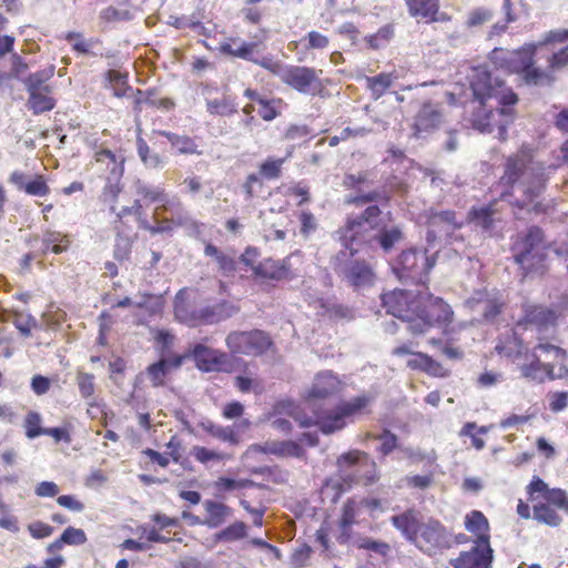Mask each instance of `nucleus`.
Masks as SVG:
<instances>
[{
	"label": "nucleus",
	"mask_w": 568,
	"mask_h": 568,
	"mask_svg": "<svg viewBox=\"0 0 568 568\" xmlns=\"http://www.w3.org/2000/svg\"><path fill=\"white\" fill-rule=\"evenodd\" d=\"M357 484L362 485V480L356 478V476L345 475L342 477L341 480H334V479L326 480L325 487L331 488L334 491L332 501L336 503L345 491H347L354 485H357Z\"/></svg>",
	"instance_id": "bf43d9fd"
},
{
	"label": "nucleus",
	"mask_w": 568,
	"mask_h": 568,
	"mask_svg": "<svg viewBox=\"0 0 568 568\" xmlns=\"http://www.w3.org/2000/svg\"><path fill=\"white\" fill-rule=\"evenodd\" d=\"M122 179L106 176L105 184L100 194V201L110 207L111 212H115L119 196L123 191Z\"/></svg>",
	"instance_id": "09e8293b"
},
{
	"label": "nucleus",
	"mask_w": 568,
	"mask_h": 568,
	"mask_svg": "<svg viewBox=\"0 0 568 568\" xmlns=\"http://www.w3.org/2000/svg\"><path fill=\"white\" fill-rule=\"evenodd\" d=\"M131 217L140 229L146 227V213L141 200H134L132 205L122 206L118 212H115V219L113 221L114 229L119 233L130 231L132 229L130 223Z\"/></svg>",
	"instance_id": "c85d7f7f"
},
{
	"label": "nucleus",
	"mask_w": 568,
	"mask_h": 568,
	"mask_svg": "<svg viewBox=\"0 0 568 568\" xmlns=\"http://www.w3.org/2000/svg\"><path fill=\"white\" fill-rule=\"evenodd\" d=\"M94 162L102 166L109 172L108 176H114L115 179H122L124 174V162L123 156L116 155L109 149H98L93 155Z\"/></svg>",
	"instance_id": "4c0bfd02"
},
{
	"label": "nucleus",
	"mask_w": 568,
	"mask_h": 568,
	"mask_svg": "<svg viewBox=\"0 0 568 568\" xmlns=\"http://www.w3.org/2000/svg\"><path fill=\"white\" fill-rule=\"evenodd\" d=\"M258 41H244L240 37H227L220 42L219 51L232 58L246 61H253V55L257 52Z\"/></svg>",
	"instance_id": "c756f323"
},
{
	"label": "nucleus",
	"mask_w": 568,
	"mask_h": 568,
	"mask_svg": "<svg viewBox=\"0 0 568 568\" xmlns=\"http://www.w3.org/2000/svg\"><path fill=\"white\" fill-rule=\"evenodd\" d=\"M136 151L140 160L148 168L156 169L162 166L164 163L163 158L160 154L152 152L146 141L141 136L136 138Z\"/></svg>",
	"instance_id": "6e6d98bb"
},
{
	"label": "nucleus",
	"mask_w": 568,
	"mask_h": 568,
	"mask_svg": "<svg viewBox=\"0 0 568 568\" xmlns=\"http://www.w3.org/2000/svg\"><path fill=\"white\" fill-rule=\"evenodd\" d=\"M192 356L196 367L202 372H226L229 356L217 349L210 348L203 344L194 345Z\"/></svg>",
	"instance_id": "b1692460"
},
{
	"label": "nucleus",
	"mask_w": 568,
	"mask_h": 568,
	"mask_svg": "<svg viewBox=\"0 0 568 568\" xmlns=\"http://www.w3.org/2000/svg\"><path fill=\"white\" fill-rule=\"evenodd\" d=\"M465 528L476 538L474 544L490 545V525L480 510H471L465 516Z\"/></svg>",
	"instance_id": "473e14b6"
},
{
	"label": "nucleus",
	"mask_w": 568,
	"mask_h": 568,
	"mask_svg": "<svg viewBox=\"0 0 568 568\" xmlns=\"http://www.w3.org/2000/svg\"><path fill=\"white\" fill-rule=\"evenodd\" d=\"M521 318L517 322L518 326L528 328L534 326L539 333L555 327L558 321V314L552 308L545 305H526L524 306Z\"/></svg>",
	"instance_id": "4be33fe9"
},
{
	"label": "nucleus",
	"mask_w": 568,
	"mask_h": 568,
	"mask_svg": "<svg viewBox=\"0 0 568 568\" xmlns=\"http://www.w3.org/2000/svg\"><path fill=\"white\" fill-rule=\"evenodd\" d=\"M144 106H151L170 111L175 106V103L170 98H158L156 91L153 89H138L133 100V110L136 114H139L143 111Z\"/></svg>",
	"instance_id": "f704fd0d"
},
{
	"label": "nucleus",
	"mask_w": 568,
	"mask_h": 568,
	"mask_svg": "<svg viewBox=\"0 0 568 568\" xmlns=\"http://www.w3.org/2000/svg\"><path fill=\"white\" fill-rule=\"evenodd\" d=\"M394 37V24L388 23L381 27L374 34H369L365 38L367 45L377 50L388 43Z\"/></svg>",
	"instance_id": "052dcab7"
},
{
	"label": "nucleus",
	"mask_w": 568,
	"mask_h": 568,
	"mask_svg": "<svg viewBox=\"0 0 568 568\" xmlns=\"http://www.w3.org/2000/svg\"><path fill=\"white\" fill-rule=\"evenodd\" d=\"M42 243L44 252L51 251L54 254H61L68 250L71 241L67 234L57 231H47L43 234Z\"/></svg>",
	"instance_id": "3c124183"
},
{
	"label": "nucleus",
	"mask_w": 568,
	"mask_h": 568,
	"mask_svg": "<svg viewBox=\"0 0 568 568\" xmlns=\"http://www.w3.org/2000/svg\"><path fill=\"white\" fill-rule=\"evenodd\" d=\"M136 195L138 200H141L142 204H158L155 212H170V211H182V203L178 197H171L164 187L160 185H150L144 182L138 181L136 183Z\"/></svg>",
	"instance_id": "a211bd4d"
},
{
	"label": "nucleus",
	"mask_w": 568,
	"mask_h": 568,
	"mask_svg": "<svg viewBox=\"0 0 568 568\" xmlns=\"http://www.w3.org/2000/svg\"><path fill=\"white\" fill-rule=\"evenodd\" d=\"M499 184L505 187L501 196H511L514 187L519 184L523 187L524 200L516 205L524 209L540 195L546 185L545 166L534 160V151L523 145L516 153L506 158L504 173Z\"/></svg>",
	"instance_id": "f03ea898"
},
{
	"label": "nucleus",
	"mask_w": 568,
	"mask_h": 568,
	"mask_svg": "<svg viewBox=\"0 0 568 568\" xmlns=\"http://www.w3.org/2000/svg\"><path fill=\"white\" fill-rule=\"evenodd\" d=\"M539 47H541L540 42H529L514 50L495 48L490 51L488 59L496 70L517 75L519 85L542 87L548 74L536 64Z\"/></svg>",
	"instance_id": "7ed1b4c3"
},
{
	"label": "nucleus",
	"mask_w": 568,
	"mask_h": 568,
	"mask_svg": "<svg viewBox=\"0 0 568 568\" xmlns=\"http://www.w3.org/2000/svg\"><path fill=\"white\" fill-rule=\"evenodd\" d=\"M419 292L395 288L381 295L383 308L387 314L407 322L408 327L416 312Z\"/></svg>",
	"instance_id": "2eb2a0df"
},
{
	"label": "nucleus",
	"mask_w": 568,
	"mask_h": 568,
	"mask_svg": "<svg viewBox=\"0 0 568 568\" xmlns=\"http://www.w3.org/2000/svg\"><path fill=\"white\" fill-rule=\"evenodd\" d=\"M75 382L81 397L85 400L93 399L95 393L94 375L78 371Z\"/></svg>",
	"instance_id": "0e129e2a"
},
{
	"label": "nucleus",
	"mask_w": 568,
	"mask_h": 568,
	"mask_svg": "<svg viewBox=\"0 0 568 568\" xmlns=\"http://www.w3.org/2000/svg\"><path fill=\"white\" fill-rule=\"evenodd\" d=\"M422 551L432 555L448 548L449 540L445 527L436 519L423 523L413 541Z\"/></svg>",
	"instance_id": "f3484780"
},
{
	"label": "nucleus",
	"mask_w": 568,
	"mask_h": 568,
	"mask_svg": "<svg viewBox=\"0 0 568 568\" xmlns=\"http://www.w3.org/2000/svg\"><path fill=\"white\" fill-rule=\"evenodd\" d=\"M205 105L212 116H232L237 112L235 100L230 95L206 99Z\"/></svg>",
	"instance_id": "a18cd8bd"
},
{
	"label": "nucleus",
	"mask_w": 568,
	"mask_h": 568,
	"mask_svg": "<svg viewBox=\"0 0 568 568\" xmlns=\"http://www.w3.org/2000/svg\"><path fill=\"white\" fill-rule=\"evenodd\" d=\"M337 466L339 469L355 467L354 473L348 475L356 476L364 486L373 485L379 478L375 460L363 450L353 449L342 454L337 458Z\"/></svg>",
	"instance_id": "dca6fc26"
},
{
	"label": "nucleus",
	"mask_w": 568,
	"mask_h": 568,
	"mask_svg": "<svg viewBox=\"0 0 568 568\" xmlns=\"http://www.w3.org/2000/svg\"><path fill=\"white\" fill-rule=\"evenodd\" d=\"M435 263L436 257L429 255L427 248H408L398 255L395 272L400 280H412L426 285Z\"/></svg>",
	"instance_id": "9b49d317"
},
{
	"label": "nucleus",
	"mask_w": 568,
	"mask_h": 568,
	"mask_svg": "<svg viewBox=\"0 0 568 568\" xmlns=\"http://www.w3.org/2000/svg\"><path fill=\"white\" fill-rule=\"evenodd\" d=\"M225 342L232 354L248 356L262 355L273 345L270 335L261 329L231 332Z\"/></svg>",
	"instance_id": "4468645a"
},
{
	"label": "nucleus",
	"mask_w": 568,
	"mask_h": 568,
	"mask_svg": "<svg viewBox=\"0 0 568 568\" xmlns=\"http://www.w3.org/2000/svg\"><path fill=\"white\" fill-rule=\"evenodd\" d=\"M185 355H171L166 358H161L158 362L146 367L148 378L153 387H162L166 384V377L173 369H179Z\"/></svg>",
	"instance_id": "bb28decb"
},
{
	"label": "nucleus",
	"mask_w": 568,
	"mask_h": 568,
	"mask_svg": "<svg viewBox=\"0 0 568 568\" xmlns=\"http://www.w3.org/2000/svg\"><path fill=\"white\" fill-rule=\"evenodd\" d=\"M504 81L494 80L491 73L485 68H476L470 81L474 99L479 103L478 111L471 116L473 126L481 132L491 131V118L494 112L486 109V103L494 97H498Z\"/></svg>",
	"instance_id": "0eeeda50"
},
{
	"label": "nucleus",
	"mask_w": 568,
	"mask_h": 568,
	"mask_svg": "<svg viewBox=\"0 0 568 568\" xmlns=\"http://www.w3.org/2000/svg\"><path fill=\"white\" fill-rule=\"evenodd\" d=\"M568 67V44L557 52H554L547 59V67L542 72L548 74V79L542 82V87H551L556 81V72Z\"/></svg>",
	"instance_id": "37998d69"
},
{
	"label": "nucleus",
	"mask_w": 568,
	"mask_h": 568,
	"mask_svg": "<svg viewBox=\"0 0 568 568\" xmlns=\"http://www.w3.org/2000/svg\"><path fill=\"white\" fill-rule=\"evenodd\" d=\"M155 134L164 136L171 144V146L179 154L192 155V154H201V151L197 150V144L189 135H180L170 131L158 130L154 131Z\"/></svg>",
	"instance_id": "a19ab883"
},
{
	"label": "nucleus",
	"mask_w": 568,
	"mask_h": 568,
	"mask_svg": "<svg viewBox=\"0 0 568 568\" xmlns=\"http://www.w3.org/2000/svg\"><path fill=\"white\" fill-rule=\"evenodd\" d=\"M342 388L343 384L336 375L331 372H321L315 375L303 398L307 403L325 400L338 395Z\"/></svg>",
	"instance_id": "412c9836"
},
{
	"label": "nucleus",
	"mask_w": 568,
	"mask_h": 568,
	"mask_svg": "<svg viewBox=\"0 0 568 568\" xmlns=\"http://www.w3.org/2000/svg\"><path fill=\"white\" fill-rule=\"evenodd\" d=\"M526 489L531 500L535 498L534 495L536 493L541 494L545 499V503L534 505V518L550 527L559 526L561 524V517L552 506L568 515V493L560 488L550 489L548 485L537 476L531 479Z\"/></svg>",
	"instance_id": "423d86ee"
},
{
	"label": "nucleus",
	"mask_w": 568,
	"mask_h": 568,
	"mask_svg": "<svg viewBox=\"0 0 568 568\" xmlns=\"http://www.w3.org/2000/svg\"><path fill=\"white\" fill-rule=\"evenodd\" d=\"M128 79V73L119 70H108L105 73L106 88L112 90L113 94L118 98L125 97L126 92L131 89Z\"/></svg>",
	"instance_id": "603ef678"
},
{
	"label": "nucleus",
	"mask_w": 568,
	"mask_h": 568,
	"mask_svg": "<svg viewBox=\"0 0 568 568\" xmlns=\"http://www.w3.org/2000/svg\"><path fill=\"white\" fill-rule=\"evenodd\" d=\"M64 40L71 43L72 50L75 51L79 54H93L94 52L92 49L100 44V39L91 38V39H84L82 33L70 31L65 33Z\"/></svg>",
	"instance_id": "5fc2aeb1"
},
{
	"label": "nucleus",
	"mask_w": 568,
	"mask_h": 568,
	"mask_svg": "<svg viewBox=\"0 0 568 568\" xmlns=\"http://www.w3.org/2000/svg\"><path fill=\"white\" fill-rule=\"evenodd\" d=\"M267 452L277 457H297L305 456L303 447L294 440L275 442L268 445Z\"/></svg>",
	"instance_id": "864d4df0"
},
{
	"label": "nucleus",
	"mask_w": 568,
	"mask_h": 568,
	"mask_svg": "<svg viewBox=\"0 0 568 568\" xmlns=\"http://www.w3.org/2000/svg\"><path fill=\"white\" fill-rule=\"evenodd\" d=\"M204 311V323L213 324L220 322L222 320L229 318L237 313L239 307H236L233 303L223 300L214 305H209L203 307Z\"/></svg>",
	"instance_id": "c03bdc74"
},
{
	"label": "nucleus",
	"mask_w": 568,
	"mask_h": 568,
	"mask_svg": "<svg viewBox=\"0 0 568 568\" xmlns=\"http://www.w3.org/2000/svg\"><path fill=\"white\" fill-rule=\"evenodd\" d=\"M203 508L205 510L203 525L209 528H217L222 526L226 519L232 516V508L220 501L206 499L203 503Z\"/></svg>",
	"instance_id": "58836bf2"
},
{
	"label": "nucleus",
	"mask_w": 568,
	"mask_h": 568,
	"mask_svg": "<svg viewBox=\"0 0 568 568\" xmlns=\"http://www.w3.org/2000/svg\"><path fill=\"white\" fill-rule=\"evenodd\" d=\"M397 77L394 73L382 72L374 77H366V88L374 100L381 99L393 85Z\"/></svg>",
	"instance_id": "de8ad7c7"
},
{
	"label": "nucleus",
	"mask_w": 568,
	"mask_h": 568,
	"mask_svg": "<svg viewBox=\"0 0 568 568\" xmlns=\"http://www.w3.org/2000/svg\"><path fill=\"white\" fill-rule=\"evenodd\" d=\"M55 104L57 101L52 97V89H49V92L44 90L29 92L27 106L34 115L53 110Z\"/></svg>",
	"instance_id": "79ce46f5"
},
{
	"label": "nucleus",
	"mask_w": 568,
	"mask_h": 568,
	"mask_svg": "<svg viewBox=\"0 0 568 568\" xmlns=\"http://www.w3.org/2000/svg\"><path fill=\"white\" fill-rule=\"evenodd\" d=\"M454 338L448 337L443 341L442 338L432 337L428 339V344L435 347H440L442 353L449 359H460L464 356V352L459 346L453 344Z\"/></svg>",
	"instance_id": "69168bd1"
},
{
	"label": "nucleus",
	"mask_w": 568,
	"mask_h": 568,
	"mask_svg": "<svg viewBox=\"0 0 568 568\" xmlns=\"http://www.w3.org/2000/svg\"><path fill=\"white\" fill-rule=\"evenodd\" d=\"M204 429L213 437L226 442L231 445H237L240 437L233 426H219L212 422L203 425Z\"/></svg>",
	"instance_id": "13d9d810"
},
{
	"label": "nucleus",
	"mask_w": 568,
	"mask_h": 568,
	"mask_svg": "<svg viewBox=\"0 0 568 568\" xmlns=\"http://www.w3.org/2000/svg\"><path fill=\"white\" fill-rule=\"evenodd\" d=\"M496 212L494 203L473 206L467 213V221L483 231H490L495 225Z\"/></svg>",
	"instance_id": "ea45409f"
},
{
	"label": "nucleus",
	"mask_w": 568,
	"mask_h": 568,
	"mask_svg": "<svg viewBox=\"0 0 568 568\" xmlns=\"http://www.w3.org/2000/svg\"><path fill=\"white\" fill-rule=\"evenodd\" d=\"M369 204L359 215L348 217L337 230L338 240L351 256L359 252L371 254L377 247L387 254L404 239V233L398 225H381L378 220L383 212L379 205Z\"/></svg>",
	"instance_id": "f257e3e1"
},
{
	"label": "nucleus",
	"mask_w": 568,
	"mask_h": 568,
	"mask_svg": "<svg viewBox=\"0 0 568 568\" xmlns=\"http://www.w3.org/2000/svg\"><path fill=\"white\" fill-rule=\"evenodd\" d=\"M204 254L214 258L217 272L221 275L225 277L235 275L237 271V261L233 255L225 253L212 243H207L205 245Z\"/></svg>",
	"instance_id": "e433bc0d"
},
{
	"label": "nucleus",
	"mask_w": 568,
	"mask_h": 568,
	"mask_svg": "<svg viewBox=\"0 0 568 568\" xmlns=\"http://www.w3.org/2000/svg\"><path fill=\"white\" fill-rule=\"evenodd\" d=\"M521 376L537 383L545 381L566 379L568 378V366L566 363H560L557 371L554 364L542 363L537 355L528 364L520 367Z\"/></svg>",
	"instance_id": "aec40b11"
},
{
	"label": "nucleus",
	"mask_w": 568,
	"mask_h": 568,
	"mask_svg": "<svg viewBox=\"0 0 568 568\" xmlns=\"http://www.w3.org/2000/svg\"><path fill=\"white\" fill-rule=\"evenodd\" d=\"M410 17L426 23L446 21L449 17L439 12V0H404Z\"/></svg>",
	"instance_id": "cd10ccee"
},
{
	"label": "nucleus",
	"mask_w": 568,
	"mask_h": 568,
	"mask_svg": "<svg viewBox=\"0 0 568 568\" xmlns=\"http://www.w3.org/2000/svg\"><path fill=\"white\" fill-rule=\"evenodd\" d=\"M174 316L180 323L191 327L205 324L203 308L193 307L187 300L186 288L180 290L174 298Z\"/></svg>",
	"instance_id": "a878e982"
},
{
	"label": "nucleus",
	"mask_w": 568,
	"mask_h": 568,
	"mask_svg": "<svg viewBox=\"0 0 568 568\" xmlns=\"http://www.w3.org/2000/svg\"><path fill=\"white\" fill-rule=\"evenodd\" d=\"M550 247L545 231L538 225H530L511 236L509 251L515 264L526 274L544 273Z\"/></svg>",
	"instance_id": "20e7f679"
},
{
	"label": "nucleus",
	"mask_w": 568,
	"mask_h": 568,
	"mask_svg": "<svg viewBox=\"0 0 568 568\" xmlns=\"http://www.w3.org/2000/svg\"><path fill=\"white\" fill-rule=\"evenodd\" d=\"M178 216L171 220H164L161 225L154 226L149 223L146 220V227H141L142 230L149 231L151 234H158L163 232H170L173 230V226H182L185 225L189 221L187 214L182 207V211H176Z\"/></svg>",
	"instance_id": "680f3d73"
},
{
	"label": "nucleus",
	"mask_w": 568,
	"mask_h": 568,
	"mask_svg": "<svg viewBox=\"0 0 568 568\" xmlns=\"http://www.w3.org/2000/svg\"><path fill=\"white\" fill-rule=\"evenodd\" d=\"M297 220L300 223V234L303 239H310L318 229V221L310 210H301L297 213Z\"/></svg>",
	"instance_id": "e2e57ef3"
},
{
	"label": "nucleus",
	"mask_w": 568,
	"mask_h": 568,
	"mask_svg": "<svg viewBox=\"0 0 568 568\" xmlns=\"http://www.w3.org/2000/svg\"><path fill=\"white\" fill-rule=\"evenodd\" d=\"M291 152L284 158L267 156L258 164V176L265 180H277L282 176L283 165Z\"/></svg>",
	"instance_id": "8fccbe9b"
},
{
	"label": "nucleus",
	"mask_w": 568,
	"mask_h": 568,
	"mask_svg": "<svg viewBox=\"0 0 568 568\" xmlns=\"http://www.w3.org/2000/svg\"><path fill=\"white\" fill-rule=\"evenodd\" d=\"M294 276L290 256L283 260L264 258L257 263L254 274L255 278L271 281H287Z\"/></svg>",
	"instance_id": "393cba45"
},
{
	"label": "nucleus",
	"mask_w": 568,
	"mask_h": 568,
	"mask_svg": "<svg viewBox=\"0 0 568 568\" xmlns=\"http://www.w3.org/2000/svg\"><path fill=\"white\" fill-rule=\"evenodd\" d=\"M247 535L246 525L243 521H235L214 535L216 542H233L245 538Z\"/></svg>",
	"instance_id": "4d7b16f0"
},
{
	"label": "nucleus",
	"mask_w": 568,
	"mask_h": 568,
	"mask_svg": "<svg viewBox=\"0 0 568 568\" xmlns=\"http://www.w3.org/2000/svg\"><path fill=\"white\" fill-rule=\"evenodd\" d=\"M415 308L409 326L412 334H425L432 327H440L443 335H449L453 332L449 325L454 321V311L442 297L429 292H419Z\"/></svg>",
	"instance_id": "39448f33"
},
{
	"label": "nucleus",
	"mask_w": 568,
	"mask_h": 568,
	"mask_svg": "<svg viewBox=\"0 0 568 568\" xmlns=\"http://www.w3.org/2000/svg\"><path fill=\"white\" fill-rule=\"evenodd\" d=\"M373 402V397L367 394L355 396L348 400H342L334 408L323 410L322 416L317 420L320 430L329 435L344 429L348 420L369 413L368 407Z\"/></svg>",
	"instance_id": "1a4fd4ad"
},
{
	"label": "nucleus",
	"mask_w": 568,
	"mask_h": 568,
	"mask_svg": "<svg viewBox=\"0 0 568 568\" xmlns=\"http://www.w3.org/2000/svg\"><path fill=\"white\" fill-rule=\"evenodd\" d=\"M390 523L410 542L415 540L419 528L423 525L419 520L418 513L415 509H407L399 515L392 516Z\"/></svg>",
	"instance_id": "c9c22d12"
},
{
	"label": "nucleus",
	"mask_w": 568,
	"mask_h": 568,
	"mask_svg": "<svg viewBox=\"0 0 568 568\" xmlns=\"http://www.w3.org/2000/svg\"><path fill=\"white\" fill-rule=\"evenodd\" d=\"M191 455L201 464H209L211 462H222L231 458L229 454L212 450L203 446H194L192 448Z\"/></svg>",
	"instance_id": "338daca9"
},
{
	"label": "nucleus",
	"mask_w": 568,
	"mask_h": 568,
	"mask_svg": "<svg viewBox=\"0 0 568 568\" xmlns=\"http://www.w3.org/2000/svg\"><path fill=\"white\" fill-rule=\"evenodd\" d=\"M322 70L306 65H286L282 83L298 93L323 98L326 92L325 81L320 78Z\"/></svg>",
	"instance_id": "ddd939ff"
},
{
	"label": "nucleus",
	"mask_w": 568,
	"mask_h": 568,
	"mask_svg": "<svg viewBox=\"0 0 568 568\" xmlns=\"http://www.w3.org/2000/svg\"><path fill=\"white\" fill-rule=\"evenodd\" d=\"M494 561V550L490 545L474 544L462 551L457 558L450 560L454 568H490Z\"/></svg>",
	"instance_id": "5701e85b"
},
{
	"label": "nucleus",
	"mask_w": 568,
	"mask_h": 568,
	"mask_svg": "<svg viewBox=\"0 0 568 568\" xmlns=\"http://www.w3.org/2000/svg\"><path fill=\"white\" fill-rule=\"evenodd\" d=\"M523 348V341L516 334H509L498 339L495 352L506 358L517 359Z\"/></svg>",
	"instance_id": "49530a36"
},
{
	"label": "nucleus",
	"mask_w": 568,
	"mask_h": 568,
	"mask_svg": "<svg viewBox=\"0 0 568 568\" xmlns=\"http://www.w3.org/2000/svg\"><path fill=\"white\" fill-rule=\"evenodd\" d=\"M442 118V113L430 102L424 103L415 116L413 135L419 138L422 133L437 129Z\"/></svg>",
	"instance_id": "2f4dec72"
},
{
	"label": "nucleus",
	"mask_w": 568,
	"mask_h": 568,
	"mask_svg": "<svg viewBox=\"0 0 568 568\" xmlns=\"http://www.w3.org/2000/svg\"><path fill=\"white\" fill-rule=\"evenodd\" d=\"M373 402V397L367 394L355 396L348 400H342L334 408L323 410L322 416L317 420L320 430L329 435L344 429L348 420L369 413L368 407Z\"/></svg>",
	"instance_id": "6e6552de"
},
{
	"label": "nucleus",
	"mask_w": 568,
	"mask_h": 568,
	"mask_svg": "<svg viewBox=\"0 0 568 568\" xmlns=\"http://www.w3.org/2000/svg\"><path fill=\"white\" fill-rule=\"evenodd\" d=\"M364 510H367L373 517L376 511L382 510V500L374 497L354 496L344 501L337 520L339 529L337 541L341 545L347 544L353 538V527L362 524Z\"/></svg>",
	"instance_id": "9d476101"
},
{
	"label": "nucleus",
	"mask_w": 568,
	"mask_h": 568,
	"mask_svg": "<svg viewBox=\"0 0 568 568\" xmlns=\"http://www.w3.org/2000/svg\"><path fill=\"white\" fill-rule=\"evenodd\" d=\"M347 282L355 288L372 286L376 275L373 267L365 261H351L345 271Z\"/></svg>",
	"instance_id": "7c9ffc66"
},
{
	"label": "nucleus",
	"mask_w": 568,
	"mask_h": 568,
	"mask_svg": "<svg viewBox=\"0 0 568 568\" xmlns=\"http://www.w3.org/2000/svg\"><path fill=\"white\" fill-rule=\"evenodd\" d=\"M42 417L38 412L30 410L23 420V427L26 436L30 439L39 437L44 434V429L41 427Z\"/></svg>",
	"instance_id": "774afa93"
},
{
	"label": "nucleus",
	"mask_w": 568,
	"mask_h": 568,
	"mask_svg": "<svg viewBox=\"0 0 568 568\" xmlns=\"http://www.w3.org/2000/svg\"><path fill=\"white\" fill-rule=\"evenodd\" d=\"M407 367L413 371H420L433 377H446L448 371L426 353L414 352L412 358L407 361Z\"/></svg>",
	"instance_id": "72a5a7b5"
},
{
	"label": "nucleus",
	"mask_w": 568,
	"mask_h": 568,
	"mask_svg": "<svg viewBox=\"0 0 568 568\" xmlns=\"http://www.w3.org/2000/svg\"><path fill=\"white\" fill-rule=\"evenodd\" d=\"M420 219L428 230V236L432 237H436L438 234H449L462 227L454 210L438 211L429 207L420 214Z\"/></svg>",
	"instance_id": "6ab92c4d"
},
{
	"label": "nucleus",
	"mask_w": 568,
	"mask_h": 568,
	"mask_svg": "<svg viewBox=\"0 0 568 568\" xmlns=\"http://www.w3.org/2000/svg\"><path fill=\"white\" fill-rule=\"evenodd\" d=\"M369 171H357L354 173H345L342 185L345 190L355 191L356 194H351L345 197V203L354 205L356 207L363 206L368 203H379L386 206L390 202V194L386 190H371L368 192H362L364 186H367L371 182Z\"/></svg>",
	"instance_id": "f8f14e48"
}]
</instances>
